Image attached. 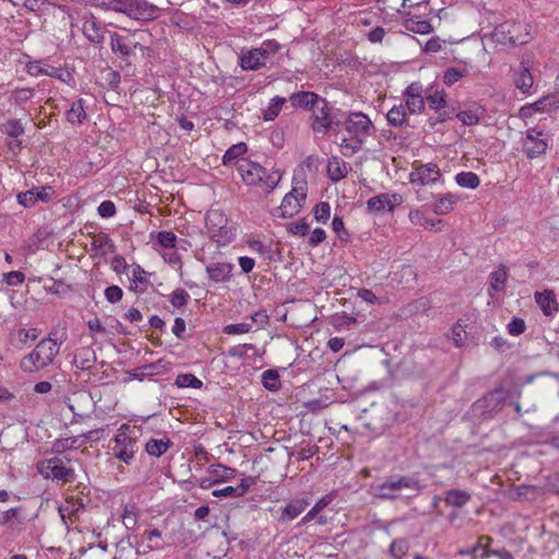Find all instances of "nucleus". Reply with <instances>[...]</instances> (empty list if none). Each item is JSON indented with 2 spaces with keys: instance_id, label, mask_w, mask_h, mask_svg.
<instances>
[{
  "instance_id": "nucleus-58",
  "label": "nucleus",
  "mask_w": 559,
  "mask_h": 559,
  "mask_svg": "<svg viewBox=\"0 0 559 559\" xmlns=\"http://www.w3.org/2000/svg\"><path fill=\"white\" fill-rule=\"evenodd\" d=\"M288 230L293 235L304 237L309 234L310 225L306 222L305 218H302L295 223H292L288 227Z\"/></svg>"
},
{
  "instance_id": "nucleus-2",
  "label": "nucleus",
  "mask_w": 559,
  "mask_h": 559,
  "mask_svg": "<svg viewBox=\"0 0 559 559\" xmlns=\"http://www.w3.org/2000/svg\"><path fill=\"white\" fill-rule=\"evenodd\" d=\"M60 344L52 333L38 342L35 348L25 355L20 361V368L27 373L37 372L53 364L59 354Z\"/></svg>"
},
{
  "instance_id": "nucleus-29",
  "label": "nucleus",
  "mask_w": 559,
  "mask_h": 559,
  "mask_svg": "<svg viewBox=\"0 0 559 559\" xmlns=\"http://www.w3.org/2000/svg\"><path fill=\"white\" fill-rule=\"evenodd\" d=\"M95 362L96 354L91 347H82L74 355L73 364L80 370H91Z\"/></svg>"
},
{
  "instance_id": "nucleus-63",
  "label": "nucleus",
  "mask_w": 559,
  "mask_h": 559,
  "mask_svg": "<svg viewBox=\"0 0 559 559\" xmlns=\"http://www.w3.org/2000/svg\"><path fill=\"white\" fill-rule=\"evenodd\" d=\"M98 214L104 218H109L116 214V205L112 201H103L97 209Z\"/></svg>"
},
{
  "instance_id": "nucleus-18",
  "label": "nucleus",
  "mask_w": 559,
  "mask_h": 559,
  "mask_svg": "<svg viewBox=\"0 0 559 559\" xmlns=\"http://www.w3.org/2000/svg\"><path fill=\"white\" fill-rule=\"evenodd\" d=\"M447 93L443 90L436 88L433 86L428 87L425 91V100H427L428 106L439 112V117L441 120H445L450 118L451 112L445 110L447 106Z\"/></svg>"
},
{
  "instance_id": "nucleus-22",
  "label": "nucleus",
  "mask_w": 559,
  "mask_h": 559,
  "mask_svg": "<svg viewBox=\"0 0 559 559\" xmlns=\"http://www.w3.org/2000/svg\"><path fill=\"white\" fill-rule=\"evenodd\" d=\"M321 96H319L314 92L301 91L297 93H293L289 97L292 106L294 108H302L305 110H312L316 104L320 100Z\"/></svg>"
},
{
  "instance_id": "nucleus-14",
  "label": "nucleus",
  "mask_w": 559,
  "mask_h": 559,
  "mask_svg": "<svg viewBox=\"0 0 559 559\" xmlns=\"http://www.w3.org/2000/svg\"><path fill=\"white\" fill-rule=\"evenodd\" d=\"M405 108L411 115L421 114L425 109V92L420 83L409 84L403 93Z\"/></svg>"
},
{
  "instance_id": "nucleus-56",
  "label": "nucleus",
  "mask_w": 559,
  "mask_h": 559,
  "mask_svg": "<svg viewBox=\"0 0 559 559\" xmlns=\"http://www.w3.org/2000/svg\"><path fill=\"white\" fill-rule=\"evenodd\" d=\"M331 206L328 202H320L313 209L314 218L318 222L325 223L330 218Z\"/></svg>"
},
{
  "instance_id": "nucleus-53",
  "label": "nucleus",
  "mask_w": 559,
  "mask_h": 559,
  "mask_svg": "<svg viewBox=\"0 0 559 559\" xmlns=\"http://www.w3.org/2000/svg\"><path fill=\"white\" fill-rule=\"evenodd\" d=\"M156 242L163 249H175L177 243V236L173 231H158L156 234Z\"/></svg>"
},
{
  "instance_id": "nucleus-49",
  "label": "nucleus",
  "mask_w": 559,
  "mask_h": 559,
  "mask_svg": "<svg viewBox=\"0 0 559 559\" xmlns=\"http://www.w3.org/2000/svg\"><path fill=\"white\" fill-rule=\"evenodd\" d=\"M247 150V144L243 142L231 145L223 156V164L229 165L231 162L243 155Z\"/></svg>"
},
{
  "instance_id": "nucleus-11",
  "label": "nucleus",
  "mask_w": 559,
  "mask_h": 559,
  "mask_svg": "<svg viewBox=\"0 0 559 559\" xmlns=\"http://www.w3.org/2000/svg\"><path fill=\"white\" fill-rule=\"evenodd\" d=\"M26 71L32 76L47 75L67 84L74 83L73 75L69 71L52 67L41 60L29 61L26 64Z\"/></svg>"
},
{
  "instance_id": "nucleus-46",
  "label": "nucleus",
  "mask_w": 559,
  "mask_h": 559,
  "mask_svg": "<svg viewBox=\"0 0 559 559\" xmlns=\"http://www.w3.org/2000/svg\"><path fill=\"white\" fill-rule=\"evenodd\" d=\"M467 75L468 70L466 68H448L443 73V83L448 86H452L462 78H465Z\"/></svg>"
},
{
  "instance_id": "nucleus-31",
  "label": "nucleus",
  "mask_w": 559,
  "mask_h": 559,
  "mask_svg": "<svg viewBox=\"0 0 559 559\" xmlns=\"http://www.w3.org/2000/svg\"><path fill=\"white\" fill-rule=\"evenodd\" d=\"M67 121L71 124H82L86 118L85 111V100L83 98H79L71 104L70 109L66 112Z\"/></svg>"
},
{
  "instance_id": "nucleus-19",
  "label": "nucleus",
  "mask_w": 559,
  "mask_h": 559,
  "mask_svg": "<svg viewBox=\"0 0 559 559\" xmlns=\"http://www.w3.org/2000/svg\"><path fill=\"white\" fill-rule=\"evenodd\" d=\"M53 189L50 186L32 189L17 194V201L25 207L35 205L38 201L48 202L51 200Z\"/></svg>"
},
{
  "instance_id": "nucleus-50",
  "label": "nucleus",
  "mask_w": 559,
  "mask_h": 559,
  "mask_svg": "<svg viewBox=\"0 0 559 559\" xmlns=\"http://www.w3.org/2000/svg\"><path fill=\"white\" fill-rule=\"evenodd\" d=\"M175 384L178 388L201 389L203 382L192 373H181L177 376Z\"/></svg>"
},
{
  "instance_id": "nucleus-34",
  "label": "nucleus",
  "mask_w": 559,
  "mask_h": 559,
  "mask_svg": "<svg viewBox=\"0 0 559 559\" xmlns=\"http://www.w3.org/2000/svg\"><path fill=\"white\" fill-rule=\"evenodd\" d=\"M508 278L507 269L504 265H500L497 270H495L490 274V283H489V295H493V293L502 292L506 287V282Z\"/></svg>"
},
{
  "instance_id": "nucleus-16",
  "label": "nucleus",
  "mask_w": 559,
  "mask_h": 559,
  "mask_svg": "<svg viewBox=\"0 0 559 559\" xmlns=\"http://www.w3.org/2000/svg\"><path fill=\"white\" fill-rule=\"evenodd\" d=\"M402 201V197L397 193H380L367 201V209L372 213L392 212Z\"/></svg>"
},
{
  "instance_id": "nucleus-28",
  "label": "nucleus",
  "mask_w": 559,
  "mask_h": 559,
  "mask_svg": "<svg viewBox=\"0 0 559 559\" xmlns=\"http://www.w3.org/2000/svg\"><path fill=\"white\" fill-rule=\"evenodd\" d=\"M459 202V197L451 192L439 194L436 198L432 210L437 215H447L453 211L454 205Z\"/></svg>"
},
{
  "instance_id": "nucleus-25",
  "label": "nucleus",
  "mask_w": 559,
  "mask_h": 559,
  "mask_svg": "<svg viewBox=\"0 0 559 559\" xmlns=\"http://www.w3.org/2000/svg\"><path fill=\"white\" fill-rule=\"evenodd\" d=\"M535 300L543 313L547 317H551L559 309L555 293L552 290L535 293Z\"/></svg>"
},
{
  "instance_id": "nucleus-15",
  "label": "nucleus",
  "mask_w": 559,
  "mask_h": 559,
  "mask_svg": "<svg viewBox=\"0 0 559 559\" xmlns=\"http://www.w3.org/2000/svg\"><path fill=\"white\" fill-rule=\"evenodd\" d=\"M159 15V8L146 0H131L128 16L138 21H152Z\"/></svg>"
},
{
  "instance_id": "nucleus-57",
  "label": "nucleus",
  "mask_w": 559,
  "mask_h": 559,
  "mask_svg": "<svg viewBox=\"0 0 559 559\" xmlns=\"http://www.w3.org/2000/svg\"><path fill=\"white\" fill-rule=\"evenodd\" d=\"M4 132L12 138H17L24 133L22 123L16 119L8 120L4 124Z\"/></svg>"
},
{
  "instance_id": "nucleus-33",
  "label": "nucleus",
  "mask_w": 559,
  "mask_h": 559,
  "mask_svg": "<svg viewBox=\"0 0 559 559\" xmlns=\"http://www.w3.org/2000/svg\"><path fill=\"white\" fill-rule=\"evenodd\" d=\"M472 499L468 491L462 489H450L444 492V501L448 506L463 508Z\"/></svg>"
},
{
  "instance_id": "nucleus-40",
  "label": "nucleus",
  "mask_w": 559,
  "mask_h": 559,
  "mask_svg": "<svg viewBox=\"0 0 559 559\" xmlns=\"http://www.w3.org/2000/svg\"><path fill=\"white\" fill-rule=\"evenodd\" d=\"M142 538L148 543L147 547L151 550L163 549L165 546L163 533L158 528L154 527L145 530L142 534Z\"/></svg>"
},
{
  "instance_id": "nucleus-59",
  "label": "nucleus",
  "mask_w": 559,
  "mask_h": 559,
  "mask_svg": "<svg viewBox=\"0 0 559 559\" xmlns=\"http://www.w3.org/2000/svg\"><path fill=\"white\" fill-rule=\"evenodd\" d=\"M252 329L251 323H235V324H228L223 329V332L225 334L231 335V334H245L250 332Z\"/></svg>"
},
{
  "instance_id": "nucleus-42",
  "label": "nucleus",
  "mask_w": 559,
  "mask_h": 559,
  "mask_svg": "<svg viewBox=\"0 0 559 559\" xmlns=\"http://www.w3.org/2000/svg\"><path fill=\"white\" fill-rule=\"evenodd\" d=\"M171 442L168 438L164 439H150L145 444L146 452L152 456H160L167 452Z\"/></svg>"
},
{
  "instance_id": "nucleus-7",
  "label": "nucleus",
  "mask_w": 559,
  "mask_h": 559,
  "mask_svg": "<svg viewBox=\"0 0 559 559\" xmlns=\"http://www.w3.org/2000/svg\"><path fill=\"white\" fill-rule=\"evenodd\" d=\"M340 109H334L329 102L321 97L311 110L310 128L314 134L326 135L334 126H341L337 118Z\"/></svg>"
},
{
  "instance_id": "nucleus-10",
  "label": "nucleus",
  "mask_w": 559,
  "mask_h": 559,
  "mask_svg": "<svg viewBox=\"0 0 559 559\" xmlns=\"http://www.w3.org/2000/svg\"><path fill=\"white\" fill-rule=\"evenodd\" d=\"M441 176L437 164H421L420 162H415L413 164V170L409 174V182L417 186L432 185L439 181Z\"/></svg>"
},
{
  "instance_id": "nucleus-41",
  "label": "nucleus",
  "mask_w": 559,
  "mask_h": 559,
  "mask_svg": "<svg viewBox=\"0 0 559 559\" xmlns=\"http://www.w3.org/2000/svg\"><path fill=\"white\" fill-rule=\"evenodd\" d=\"M407 110L403 104L393 106L386 114L389 123L393 127H402L407 122Z\"/></svg>"
},
{
  "instance_id": "nucleus-45",
  "label": "nucleus",
  "mask_w": 559,
  "mask_h": 559,
  "mask_svg": "<svg viewBox=\"0 0 559 559\" xmlns=\"http://www.w3.org/2000/svg\"><path fill=\"white\" fill-rule=\"evenodd\" d=\"M138 551L129 540H120L116 547L114 559H135Z\"/></svg>"
},
{
  "instance_id": "nucleus-26",
  "label": "nucleus",
  "mask_w": 559,
  "mask_h": 559,
  "mask_svg": "<svg viewBox=\"0 0 559 559\" xmlns=\"http://www.w3.org/2000/svg\"><path fill=\"white\" fill-rule=\"evenodd\" d=\"M403 25L409 32L426 35L433 31L430 22L426 19H421L416 14L407 13V16L404 20Z\"/></svg>"
},
{
  "instance_id": "nucleus-30",
  "label": "nucleus",
  "mask_w": 559,
  "mask_h": 559,
  "mask_svg": "<svg viewBox=\"0 0 559 559\" xmlns=\"http://www.w3.org/2000/svg\"><path fill=\"white\" fill-rule=\"evenodd\" d=\"M308 501L306 499H294L287 506H285L282 510V514L278 518L280 522H288L296 519L299 514H301L305 509L308 507Z\"/></svg>"
},
{
  "instance_id": "nucleus-43",
  "label": "nucleus",
  "mask_w": 559,
  "mask_h": 559,
  "mask_svg": "<svg viewBox=\"0 0 559 559\" xmlns=\"http://www.w3.org/2000/svg\"><path fill=\"white\" fill-rule=\"evenodd\" d=\"M456 183L462 188L476 189L480 185V179L473 171H462L455 176Z\"/></svg>"
},
{
  "instance_id": "nucleus-61",
  "label": "nucleus",
  "mask_w": 559,
  "mask_h": 559,
  "mask_svg": "<svg viewBox=\"0 0 559 559\" xmlns=\"http://www.w3.org/2000/svg\"><path fill=\"white\" fill-rule=\"evenodd\" d=\"M105 297H106L108 302L116 304V302H119L122 299L123 292H122V289L119 286L111 285V286H108L105 289Z\"/></svg>"
},
{
  "instance_id": "nucleus-21",
  "label": "nucleus",
  "mask_w": 559,
  "mask_h": 559,
  "mask_svg": "<svg viewBox=\"0 0 559 559\" xmlns=\"http://www.w3.org/2000/svg\"><path fill=\"white\" fill-rule=\"evenodd\" d=\"M234 265L228 262L211 263L206 266V273L215 283L228 282L231 278Z\"/></svg>"
},
{
  "instance_id": "nucleus-24",
  "label": "nucleus",
  "mask_w": 559,
  "mask_h": 559,
  "mask_svg": "<svg viewBox=\"0 0 559 559\" xmlns=\"http://www.w3.org/2000/svg\"><path fill=\"white\" fill-rule=\"evenodd\" d=\"M486 115V109L477 104L472 105L469 108L461 110L456 114V118L464 124L473 127L479 123Z\"/></svg>"
},
{
  "instance_id": "nucleus-64",
  "label": "nucleus",
  "mask_w": 559,
  "mask_h": 559,
  "mask_svg": "<svg viewBox=\"0 0 559 559\" xmlns=\"http://www.w3.org/2000/svg\"><path fill=\"white\" fill-rule=\"evenodd\" d=\"M48 0H24V7L32 12H41L48 9Z\"/></svg>"
},
{
  "instance_id": "nucleus-36",
  "label": "nucleus",
  "mask_w": 559,
  "mask_h": 559,
  "mask_svg": "<svg viewBox=\"0 0 559 559\" xmlns=\"http://www.w3.org/2000/svg\"><path fill=\"white\" fill-rule=\"evenodd\" d=\"M83 34L91 43L94 44H100L105 39L103 28L95 20L84 22Z\"/></svg>"
},
{
  "instance_id": "nucleus-54",
  "label": "nucleus",
  "mask_w": 559,
  "mask_h": 559,
  "mask_svg": "<svg viewBox=\"0 0 559 559\" xmlns=\"http://www.w3.org/2000/svg\"><path fill=\"white\" fill-rule=\"evenodd\" d=\"M190 299V295L183 288H177L169 295V302L174 308L185 307Z\"/></svg>"
},
{
  "instance_id": "nucleus-4",
  "label": "nucleus",
  "mask_w": 559,
  "mask_h": 559,
  "mask_svg": "<svg viewBox=\"0 0 559 559\" xmlns=\"http://www.w3.org/2000/svg\"><path fill=\"white\" fill-rule=\"evenodd\" d=\"M281 45L276 40H265L260 47L243 50L239 56V66L243 71H258L274 63Z\"/></svg>"
},
{
  "instance_id": "nucleus-1",
  "label": "nucleus",
  "mask_w": 559,
  "mask_h": 559,
  "mask_svg": "<svg viewBox=\"0 0 559 559\" xmlns=\"http://www.w3.org/2000/svg\"><path fill=\"white\" fill-rule=\"evenodd\" d=\"M341 124L347 133L340 143L344 155H353L360 151L373 130L370 118L360 111L350 112L343 121L341 120Z\"/></svg>"
},
{
  "instance_id": "nucleus-8",
  "label": "nucleus",
  "mask_w": 559,
  "mask_h": 559,
  "mask_svg": "<svg viewBox=\"0 0 559 559\" xmlns=\"http://www.w3.org/2000/svg\"><path fill=\"white\" fill-rule=\"evenodd\" d=\"M402 489H411L418 492L423 489V486L413 476H401L397 479H390L372 487L376 497L388 500H395L397 492Z\"/></svg>"
},
{
  "instance_id": "nucleus-48",
  "label": "nucleus",
  "mask_w": 559,
  "mask_h": 559,
  "mask_svg": "<svg viewBox=\"0 0 559 559\" xmlns=\"http://www.w3.org/2000/svg\"><path fill=\"white\" fill-rule=\"evenodd\" d=\"M79 508H74L73 503L67 502L59 507V514L67 527L79 519Z\"/></svg>"
},
{
  "instance_id": "nucleus-12",
  "label": "nucleus",
  "mask_w": 559,
  "mask_h": 559,
  "mask_svg": "<svg viewBox=\"0 0 559 559\" xmlns=\"http://www.w3.org/2000/svg\"><path fill=\"white\" fill-rule=\"evenodd\" d=\"M138 33H127L126 35L119 33L110 34V47L115 53H119L123 59L129 58L136 48L143 47L138 39Z\"/></svg>"
},
{
  "instance_id": "nucleus-5",
  "label": "nucleus",
  "mask_w": 559,
  "mask_h": 559,
  "mask_svg": "<svg viewBox=\"0 0 559 559\" xmlns=\"http://www.w3.org/2000/svg\"><path fill=\"white\" fill-rule=\"evenodd\" d=\"M70 463L71 461L67 457L53 456L39 461L37 463V472L44 478L51 479L57 484L73 483L75 472Z\"/></svg>"
},
{
  "instance_id": "nucleus-47",
  "label": "nucleus",
  "mask_w": 559,
  "mask_h": 559,
  "mask_svg": "<svg viewBox=\"0 0 559 559\" xmlns=\"http://www.w3.org/2000/svg\"><path fill=\"white\" fill-rule=\"evenodd\" d=\"M139 509L135 504H127L122 513V523L127 530H133L136 526Z\"/></svg>"
},
{
  "instance_id": "nucleus-35",
  "label": "nucleus",
  "mask_w": 559,
  "mask_h": 559,
  "mask_svg": "<svg viewBox=\"0 0 559 559\" xmlns=\"http://www.w3.org/2000/svg\"><path fill=\"white\" fill-rule=\"evenodd\" d=\"M81 445H83V443L81 441L80 436L69 437V438H60V439H56L52 442L51 450L56 454H61L68 450H76Z\"/></svg>"
},
{
  "instance_id": "nucleus-52",
  "label": "nucleus",
  "mask_w": 559,
  "mask_h": 559,
  "mask_svg": "<svg viewBox=\"0 0 559 559\" xmlns=\"http://www.w3.org/2000/svg\"><path fill=\"white\" fill-rule=\"evenodd\" d=\"M409 550V543L405 538H397L391 543L390 554L394 559H402Z\"/></svg>"
},
{
  "instance_id": "nucleus-23",
  "label": "nucleus",
  "mask_w": 559,
  "mask_h": 559,
  "mask_svg": "<svg viewBox=\"0 0 559 559\" xmlns=\"http://www.w3.org/2000/svg\"><path fill=\"white\" fill-rule=\"evenodd\" d=\"M131 271L129 289L134 293H144L150 286V281L146 277L147 272L140 265L133 264Z\"/></svg>"
},
{
  "instance_id": "nucleus-13",
  "label": "nucleus",
  "mask_w": 559,
  "mask_h": 559,
  "mask_svg": "<svg viewBox=\"0 0 559 559\" xmlns=\"http://www.w3.org/2000/svg\"><path fill=\"white\" fill-rule=\"evenodd\" d=\"M543 135V131L536 128H531L526 131L523 139V152L527 158L534 159L546 153L548 143Z\"/></svg>"
},
{
  "instance_id": "nucleus-55",
  "label": "nucleus",
  "mask_w": 559,
  "mask_h": 559,
  "mask_svg": "<svg viewBox=\"0 0 559 559\" xmlns=\"http://www.w3.org/2000/svg\"><path fill=\"white\" fill-rule=\"evenodd\" d=\"M34 95V90L29 87L15 88L11 94V100L17 105H22L29 100Z\"/></svg>"
},
{
  "instance_id": "nucleus-39",
  "label": "nucleus",
  "mask_w": 559,
  "mask_h": 559,
  "mask_svg": "<svg viewBox=\"0 0 559 559\" xmlns=\"http://www.w3.org/2000/svg\"><path fill=\"white\" fill-rule=\"evenodd\" d=\"M514 84L522 93H528L533 86V76L526 67H521L514 74Z\"/></svg>"
},
{
  "instance_id": "nucleus-32",
  "label": "nucleus",
  "mask_w": 559,
  "mask_h": 559,
  "mask_svg": "<svg viewBox=\"0 0 559 559\" xmlns=\"http://www.w3.org/2000/svg\"><path fill=\"white\" fill-rule=\"evenodd\" d=\"M281 179L282 173L278 169L269 170L264 168V174L261 175V180L255 187L260 188L265 193H270L278 186Z\"/></svg>"
},
{
  "instance_id": "nucleus-27",
  "label": "nucleus",
  "mask_w": 559,
  "mask_h": 559,
  "mask_svg": "<svg viewBox=\"0 0 559 559\" xmlns=\"http://www.w3.org/2000/svg\"><path fill=\"white\" fill-rule=\"evenodd\" d=\"M326 171L328 177L332 181L337 182L347 176L348 166L347 163L344 162L342 158L337 156H332L328 160Z\"/></svg>"
},
{
  "instance_id": "nucleus-9",
  "label": "nucleus",
  "mask_w": 559,
  "mask_h": 559,
  "mask_svg": "<svg viewBox=\"0 0 559 559\" xmlns=\"http://www.w3.org/2000/svg\"><path fill=\"white\" fill-rule=\"evenodd\" d=\"M293 183V189L285 194L282 204L278 207V215L281 217H293L298 214L306 202L308 191L307 182L305 180H297L294 178Z\"/></svg>"
},
{
  "instance_id": "nucleus-3",
  "label": "nucleus",
  "mask_w": 559,
  "mask_h": 559,
  "mask_svg": "<svg viewBox=\"0 0 559 559\" xmlns=\"http://www.w3.org/2000/svg\"><path fill=\"white\" fill-rule=\"evenodd\" d=\"M141 437V427L122 424L112 439L114 445L111 450L114 456L127 465L131 464L140 448Z\"/></svg>"
},
{
  "instance_id": "nucleus-60",
  "label": "nucleus",
  "mask_w": 559,
  "mask_h": 559,
  "mask_svg": "<svg viewBox=\"0 0 559 559\" xmlns=\"http://www.w3.org/2000/svg\"><path fill=\"white\" fill-rule=\"evenodd\" d=\"M111 269L112 271L120 275L124 274L127 270L130 267V265L127 263V260L124 257L117 254L111 259Z\"/></svg>"
},
{
  "instance_id": "nucleus-6",
  "label": "nucleus",
  "mask_w": 559,
  "mask_h": 559,
  "mask_svg": "<svg viewBox=\"0 0 559 559\" xmlns=\"http://www.w3.org/2000/svg\"><path fill=\"white\" fill-rule=\"evenodd\" d=\"M205 226L210 238L218 246H226L236 237L235 228L221 210L212 209L207 211Z\"/></svg>"
},
{
  "instance_id": "nucleus-44",
  "label": "nucleus",
  "mask_w": 559,
  "mask_h": 559,
  "mask_svg": "<svg viewBox=\"0 0 559 559\" xmlns=\"http://www.w3.org/2000/svg\"><path fill=\"white\" fill-rule=\"evenodd\" d=\"M22 508H11L4 511L0 516V524L7 525L10 527H15L17 524L22 523L21 519Z\"/></svg>"
},
{
  "instance_id": "nucleus-51",
  "label": "nucleus",
  "mask_w": 559,
  "mask_h": 559,
  "mask_svg": "<svg viewBox=\"0 0 559 559\" xmlns=\"http://www.w3.org/2000/svg\"><path fill=\"white\" fill-rule=\"evenodd\" d=\"M262 383L270 391H277L281 386L278 372L274 369H267L262 373Z\"/></svg>"
},
{
  "instance_id": "nucleus-38",
  "label": "nucleus",
  "mask_w": 559,
  "mask_h": 559,
  "mask_svg": "<svg viewBox=\"0 0 559 559\" xmlns=\"http://www.w3.org/2000/svg\"><path fill=\"white\" fill-rule=\"evenodd\" d=\"M286 104V98L281 96H275L271 98L267 107L262 112V118L264 121H274L280 112L282 111L284 105Z\"/></svg>"
},
{
  "instance_id": "nucleus-37",
  "label": "nucleus",
  "mask_w": 559,
  "mask_h": 559,
  "mask_svg": "<svg viewBox=\"0 0 559 559\" xmlns=\"http://www.w3.org/2000/svg\"><path fill=\"white\" fill-rule=\"evenodd\" d=\"M209 473L214 479V483H218L233 479L236 476L237 471L223 464H212L209 467Z\"/></svg>"
},
{
  "instance_id": "nucleus-17",
  "label": "nucleus",
  "mask_w": 559,
  "mask_h": 559,
  "mask_svg": "<svg viewBox=\"0 0 559 559\" xmlns=\"http://www.w3.org/2000/svg\"><path fill=\"white\" fill-rule=\"evenodd\" d=\"M237 170L239 171L243 182L247 186L252 187L260 182L261 175L264 174V167L246 158L237 162Z\"/></svg>"
},
{
  "instance_id": "nucleus-62",
  "label": "nucleus",
  "mask_w": 559,
  "mask_h": 559,
  "mask_svg": "<svg viewBox=\"0 0 559 559\" xmlns=\"http://www.w3.org/2000/svg\"><path fill=\"white\" fill-rule=\"evenodd\" d=\"M329 501L320 499L314 507L301 519L299 525L310 522L314 516L328 506Z\"/></svg>"
},
{
  "instance_id": "nucleus-20",
  "label": "nucleus",
  "mask_w": 559,
  "mask_h": 559,
  "mask_svg": "<svg viewBox=\"0 0 559 559\" xmlns=\"http://www.w3.org/2000/svg\"><path fill=\"white\" fill-rule=\"evenodd\" d=\"M40 331L36 328L32 329H16L10 334V343L17 349H22L34 342L39 336Z\"/></svg>"
}]
</instances>
